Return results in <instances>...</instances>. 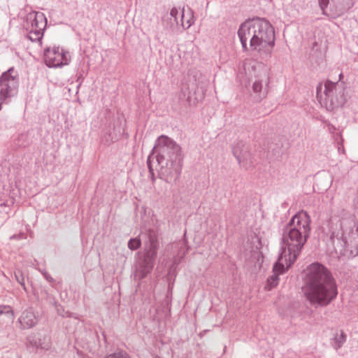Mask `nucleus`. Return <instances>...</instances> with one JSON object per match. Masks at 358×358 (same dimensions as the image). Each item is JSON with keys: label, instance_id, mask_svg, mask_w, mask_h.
<instances>
[{"label": "nucleus", "instance_id": "f257e3e1", "mask_svg": "<svg viewBox=\"0 0 358 358\" xmlns=\"http://www.w3.org/2000/svg\"><path fill=\"white\" fill-rule=\"evenodd\" d=\"M182 154L180 146L172 138L162 135L157 138L147 159L152 181L156 180L153 169L155 160L159 169L158 176L166 182H176L182 171Z\"/></svg>", "mask_w": 358, "mask_h": 358}, {"label": "nucleus", "instance_id": "f03ea898", "mask_svg": "<svg viewBox=\"0 0 358 358\" xmlns=\"http://www.w3.org/2000/svg\"><path fill=\"white\" fill-rule=\"evenodd\" d=\"M302 290L307 301L315 307L328 306L338 295L331 273L320 263L307 267Z\"/></svg>", "mask_w": 358, "mask_h": 358}, {"label": "nucleus", "instance_id": "7ed1b4c3", "mask_svg": "<svg viewBox=\"0 0 358 358\" xmlns=\"http://www.w3.org/2000/svg\"><path fill=\"white\" fill-rule=\"evenodd\" d=\"M339 257L348 259L358 255V222L348 213L341 216H333L324 232Z\"/></svg>", "mask_w": 358, "mask_h": 358}, {"label": "nucleus", "instance_id": "20e7f679", "mask_svg": "<svg viewBox=\"0 0 358 358\" xmlns=\"http://www.w3.org/2000/svg\"><path fill=\"white\" fill-rule=\"evenodd\" d=\"M310 217L301 210L295 214L282 229L280 257L285 258L287 268L299 257L310 234Z\"/></svg>", "mask_w": 358, "mask_h": 358}, {"label": "nucleus", "instance_id": "39448f33", "mask_svg": "<svg viewBox=\"0 0 358 358\" xmlns=\"http://www.w3.org/2000/svg\"><path fill=\"white\" fill-rule=\"evenodd\" d=\"M344 87L342 83L327 80L324 85L318 84L317 98L329 110L342 106L345 102Z\"/></svg>", "mask_w": 358, "mask_h": 358}, {"label": "nucleus", "instance_id": "423d86ee", "mask_svg": "<svg viewBox=\"0 0 358 358\" xmlns=\"http://www.w3.org/2000/svg\"><path fill=\"white\" fill-rule=\"evenodd\" d=\"M256 36L250 43V48L261 55H270L275 46V31L271 24L265 19H259Z\"/></svg>", "mask_w": 358, "mask_h": 358}, {"label": "nucleus", "instance_id": "0eeeda50", "mask_svg": "<svg viewBox=\"0 0 358 358\" xmlns=\"http://www.w3.org/2000/svg\"><path fill=\"white\" fill-rule=\"evenodd\" d=\"M20 78L17 71L11 67L0 76V110L3 104H8L18 92Z\"/></svg>", "mask_w": 358, "mask_h": 358}, {"label": "nucleus", "instance_id": "6e6552de", "mask_svg": "<svg viewBox=\"0 0 358 358\" xmlns=\"http://www.w3.org/2000/svg\"><path fill=\"white\" fill-rule=\"evenodd\" d=\"M27 23L30 25L27 28L28 38L32 42L41 43L47 26V18L44 13L37 11L28 13Z\"/></svg>", "mask_w": 358, "mask_h": 358}, {"label": "nucleus", "instance_id": "1a4fd4ad", "mask_svg": "<svg viewBox=\"0 0 358 358\" xmlns=\"http://www.w3.org/2000/svg\"><path fill=\"white\" fill-rule=\"evenodd\" d=\"M44 59L48 67H61L70 62V55L59 47H49L44 50Z\"/></svg>", "mask_w": 358, "mask_h": 358}, {"label": "nucleus", "instance_id": "9d476101", "mask_svg": "<svg viewBox=\"0 0 358 358\" xmlns=\"http://www.w3.org/2000/svg\"><path fill=\"white\" fill-rule=\"evenodd\" d=\"M259 19L247 20L243 22L238 30V36L240 39L243 52L248 50V40L250 38V42L254 40L256 36L257 31L259 23Z\"/></svg>", "mask_w": 358, "mask_h": 358}, {"label": "nucleus", "instance_id": "9b49d317", "mask_svg": "<svg viewBox=\"0 0 358 358\" xmlns=\"http://www.w3.org/2000/svg\"><path fill=\"white\" fill-rule=\"evenodd\" d=\"M183 17V11L180 14L176 8H173L169 13L165 14L162 17V26L164 30L170 34L177 33L179 27H185Z\"/></svg>", "mask_w": 358, "mask_h": 358}, {"label": "nucleus", "instance_id": "f8f14e48", "mask_svg": "<svg viewBox=\"0 0 358 358\" xmlns=\"http://www.w3.org/2000/svg\"><path fill=\"white\" fill-rule=\"evenodd\" d=\"M232 152L241 166L248 169V166L252 164L250 147L245 142L240 141L234 144L232 148Z\"/></svg>", "mask_w": 358, "mask_h": 358}, {"label": "nucleus", "instance_id": "ddd939ff", "mask_svg": "<svg viewBox=\"0 0 358 358\" xmlns=\"http://www.w3.org/2000/svg\"><path fill=\"white\" fill-rule=\"evenodd\" d=\"M38 322V316L31 307L24 309L17 319L21 329H31L37 324Z\"/></svg>", "mask_w": 358, "mask_h": 358}, {"label": "nucleus", "instance_id": "4468645a", "mask_svg": "<svg viewBox=\"0 0 358 358\" xmlns=\"http://www.w3.org/2000/svg\"><path fill=\"white\" fill-rule=\"evenodd\" d=\"M269 83V79L266 73L260 78L255 80L252 85L253 92L256 94V99L258 101H261L265 99L267 96L268 91L266 86Z\"/></svg>", "mask_w": 358, "mask_h": 358}, {"label": "nucleus", "instance_id": "2eb2a0df", "mask_svg": "<svg viewBox=\"0 0 358 358\" xmlns=\"http://www.w3.org/2000/svg\"><path fill=\"white\" fill-rule=\"evenodd\" d=\"M285 258L279 256L278 261L274 264L273 267V275L268 279V282L272 286L275 287L278 285L279 280V275L282 274L285 271L284 265Z\"/></svg>", "mask_w": 358, "mask_h": 358}, {"label": "nucleus", "instance_id": "dca6fc26", "mask_svg": "<svg viewBox=\"0 0 358 358\" xmlns=\"http://www.w3.org/2000/svg\"><path fill=\"white\" fill-rule=\"evenodd\" d=\"M346 341L347 334L343 330L336 331L330 339V345L336 352H338Z\"/></svg>", "mask_w": 358, "mask_h": 358}, {"label": "nucleus", "instance_id": "f3484780", "mask_svg": "<svg viewBox=\"0 0 358 358\" xmlns=\"http://www.w3.org/2000/svg\"><path fill=\"white\" fill-rule=\"evenodd\" d=\"M154 264H155L147 262L143 259L136 268V273L134 275L135 278H138L139 280L144 278L152 271Z\"/></svg>", "mask_w": 358, "mask_h": 358}, {"label": "nucleus", "instance_id": "a211bd4d", "mask_svg": "<svg viewBox=\"0 0 358 358\" xmlns=\"http://www.w3.org/2000/svg\"><path fill=\"white\" fill-rule=\"evenodd\" d=\"M331 3L336 7L338 15L348 10L355 5V0H331Z\"/></svg>", "mask_w": 358, "mask_h": 358}, {"label": "nucleus", "instance_id": "6ab92c4d", "mask_svg": "<svg viewBox=\"0 0 358 358\" xmlns=\"http://www.w3.org/2000/svg\"><path fill=\"white\" fill-rule=\"evenodd\" d=\"M144 236L145 238V246L148 243V246L158 247V236L155 229H149L146 231Z\"/></svg>", "mask_w": 358, "mask_h": 358}, {"label": "nucleus", "instance_id": "aec40b11", "mask_svg": "<svg viewBox=\"0 0 358 358\" xmlns=\"http://www.w3.org/2000/svg\"><path fill=\"white\" fill-rule=\"evenodd\" d=\"M157 248L158 247L148 246V243H146V246H145V255L143 259L147 262L155 264L157 254Z\"/></svg>", "mask_w": 358, "mask_h": 358}, {"label": "nucleus", "instance_id": "412c9836", "mask_svg": "<svg viewBox=\"0 0 358 358\" xmlns=\"http://www.w3.org/2000/svg\"><path fill=\"white\" fill-rule=\"evenodd\" d=\"M40 338L36 334H30L27 338V345L38 350Z\"/></svg>", "mask_w": 358, "mask_h": 358}, {"label": "nucleus", "instance_id": "4be33fe9", "mask_svg": "<svg viewBox=\"0 0 358 358\" xmlns=\"http://www.w3.org/2000/svg\"><path fill=\"white\" fill-rule=\"evenodd\" d=\"M0 315H4L10 320H14V312L11 306L7 305L0 306Z\"/></svg>", "mask_w": 358, "mask_h": 358}, {"label": "nucleus", "instance_id": "5701e85b", "mask_svg": "<svg viewBox=\"0 0 358 358\" xmlns=\"http://www.w3.org/2000/svg\"><path fill=\"white\" fill-rule=\"evenodd\" d=\"M141 245V239L138 238H131L128 242V248L131 250H136Z\"/></svg>", "mask_w": 358, "mask_h": 358}, {"label": "nucleus", "instance_id": "b1692460", "mask_svg": "<svg viewBox=\"0 0 358 358\" xmlns=\"http://www.w3.org/2000/svg\"><path fill=\"white\" fill-rule=\"evenodd\" d=\"M14 275L15 280L23 287L24 290L26 291L27 289L24 284V278L22 271L20 269L16 270L14 273Z\"/></svg>", "mask_w": 358, "mask_h": 358}, {"label": "nucleus", "instance_id": "393cba45", "mask_svg": "<svg viewBox=\"0 0 358 358\" xmlns=\"http://www.w3.org/2000/svg\"><path fill=\"white\" fill-rule=\"evenodd\" d=\"M51 344L50 339L47 337H44L43 338H40V341L38 344V349H41L43 350H48L50 348Z\"/></svg>", "mask_w": 358, "mask_h": 358}, {"label": "nucleus", "instance_id": "a878e982", "mask_svg": "<svg viewBox=\"0 0 358 358\" xmlns=\"http://www.w3.org/2000/svg\"><path fill=\"white\" fill-rule=\"evenodd\" d=\"M106 358H130V356L126 351L118 350Z\"/></svg>", "mask_w": 358, "mask_h": 358}, {"label": "nucleus", "instance_id": "bb28decb", "mask_svg": "<svg viewBox=\"0 0 358 358\" xmlns=\"http://www.w3.org/2000/svg\"><path fill=\"white\" fill-rule=\"evenodd\" d=\"M319 6L322 10V14L327 15L326 9L329 3V0H318Z\"/></svg>", "mask_w": 358, "mask_h": 358}, {"label": "nucleus", "instance_id": "cd10ccee", "mask_svg": "<svg viewBox=\"0 0 358 358\" xmlns=\"http://www.w3.org/2000/svg\"><path fill=\"white\" fill-rule=\"evenodd\" d=\"M43 276L44 277V278L50 282H52L54 281V279L52 278V276L47 272L45 271V270H43V271H41Z\"/></svg>", "mask_w": 358, "mask_h": 358}, {"label": "nucleus", "instance_id": "c85d7f7f", "mask_svg": "<svg viewBox=\"0 0 358 358\" xmlns=\"http://www.w3.org/2000/svg\"><path fill=\"white\" fill-rule=\"evenodd\" d=\"M192 23L193 22L191 21V20H188L187 21V27H186V28L187 29L189 28L192 24Z\"/></svg>", "mask_w": 358, "mask_h": 358}, {"label": "nucleus", "instance_id": "c756f323", "mask_svg": "<svg viewBox=\"0 0 358 358\" xmlns=\"http://www.w3.org/2000/svg\"><path fill=\"white\" fill-rule=\"evenodd\" d=\"M26 136L24 134H21L18 137V140H20L21 138H24Z\"/></svg>", "mask_w": 358, "mask_h": 358}, {"label": "nucleus", "instance_id": "7c9ffc66", "mask_svg": "<svg viewBox=\"0 0 358 358\" xmlns=\"http://www.w3.org/2000/svg\"><path fill=\"white\" fill-rule=\"evenodd\" d=\"M342 77H343V74H342V73H340V74H339V79L341 80Z\"/></svg>", "mask_w": 358, "mask_h": 358}, {"label": "nucleus", "instance_id": "2f4dec72", "mask_svg": "<svg viewBox=\"0 0 358 358\" xmlns=\"http://www.w3.org/2000/svg\"><path fill=\"white\" fill-rule=\"evenodd\" d=\"M19 145H20V146H24H24H26V144H24V143H21V144H20Z\"/></svg>", "mask_w": 358, "mask_h": 358}]
</instances>
